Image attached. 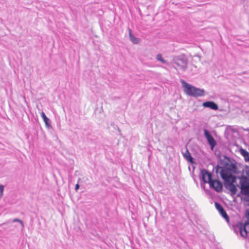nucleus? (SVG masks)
I'll list each match as a JSON object with an SVG mask.
<instances>
[{"label":"nucleus","mask_w":249,"mask_h":249,"mask_svg":"<svg viewBox=\"0 0 249 249\" xmlns=\"http://www.w3.org/2000/svg\"><path fill=\"white\" fill-rule=\"evenodd\" d=\"M202 180L204 183H208L211 188H213L217 192L220 193L222 191L223 185L220 181L212 179V175L207 170L203 169L201 170Z\"/></svg>","instance_id":"1"},{"label":"nucleus","mask_w":249,"mask_h":249,"mask_svg":"<svg viewBox=\"0 0 249 249\" xmlns=\"http://www.w3.org/2000/svg\"><path fill=\"white\" fill-rule=\"evenodd\" d=\"M180 82L184 89V92L187 95L196 98L202 97L205 95V90L203 89L196 88L187 83L183 79H181Z\"/></svg>","instance_id":"2"},{"label":"nucleus","mask_w":249,"mask_h":249,"mask_svg":"<svg viewBox=\"0 0 249 249\" xmlns=\"http://www.w3.org/2000/svg\"><path fill=\"white\" fill-rule=\"evenodd\" d=\"M172 61L182 71H185L186 70L188 60L185 55L181 54L175 56L173 57Z\"/></svg>","instance_id":"3"},{"label":"nucleus","mask_w":249,"mask_h":249,"mask_svg":"<svg viewBox=\"0 0 249 249\" xmlns=\"http://www.w3.org/2000/svg\"><path fill=\"white\" fill-rule=\"evenodd\" d=\"M241 193L242 195L249 196V179L245 176L239 177Z\"/></svg>","instance_id":"4"},{"label":"nucleus","mask_w":249,"mask_h":249,"mask_svg":"<svg viewBox=\"0 0 249 249\" xmlns=\"http://www.w3.org/2000/svg\"><path fill=\"white\" fill-rule=\"evenodd\" d=\"M235 181V178H232L231 181L230 180L225 183V188L231 191V194L232 196L235 195L237 191L236 186L233 184Z\"/></svg>","instance_id":"5"},{"label":"nucleus","mask_w":249,"mask_h":249,"mask_svg":"<svg viewBox=\"0 0 249 249\" xmlns=\"http://www.w3.org/2000/svg\"><path fill=\"white\" fill-rule=\"evenodd\" d=\"M204 136L210 145L212 149H213L216 144V141L208 130L204 129Z\"/></svg>","instance_id":"6"},{"label":"nucleus","mask_w":249,"mask_h":249,"mask_svg":"<svg viewBox=\"0 0 249 249\" xmlns=\"http://www.w3.org/2000/svg\"><path fill=\"white\" fill-rule=\"evenodd\" d=\"M220 175L221 178L225 180V182L230 181V179L232 178H234V177L231 176L230 171L226 168H222L220 172Z\"/></svg>","instance_id":"7"},{"label":"nucleus","mask_w":249,"mask_h":249,"mask_svg":"<svg viewBox=\"0 0 249 249\" xmlns=\"http://www.w3.org/2000/svg\"><path fill=\"white\" fill-rule=\"evenodd\" d=\"M239 229L241 235L246 237L249 234V222H246L244 225H240Z\"/></svg>","instance_id":"8"},{"label":"nucleus","mask_w":249,"mask_h":249,"mask_svg":"<svg viewBox=\"0 0 249 249\" xmlns=\"http://www.w3.org/2000/svg\"><path fill=\"white\" fill-rule=\"evenodd\" d=\"M215 206L216 209L219 212L221 215L227 221H229V216L223 207L217 202L215 203Z\"/></svg>","instance_id":"9"},{"label":"nucleus","mask_w":249,"mask_h":249,"mask_svg":"<svg viewBox=\"0 0 249 249\" xmlns=\"http://www.w3.org/2000/svg\"><path fill=\"white\" fill-rule=\"evenodd\" d=\"M203 106L205 107H209L213 110H216L218 109L217 104L213 101L205 102L203 103Z\"/></svg>","instance_id":"10"},{"label":"nucleus","mask_w":249,"mask_h":249,"mask_svg":"<svg viewBox=\"0 0 249 249\" xmlns=\"http://www.w3.org/2000/svg\"><path fill=\"white\" fill-rule=\"evenodd\" d=\"M40 115L45 124L46 127L48 128H52L51 121L50 119L46 116L44 112L42 111Z\"/></svg>","instance_id":"11"},{"label":"nucleus","mask_w":249,"mask_h":249,"mask_svg":"<svg viewBox=\"0 0 249 249\" xmlns=\"http://www.w3.org/2000/svg\"><path fill=\"white\" fill-rule=\"evenodd\" d=\"M129 36L130 40L134 44H138L141 41V39L140 38L134 36L132 33V31L131 29H129Z\"/></svg>","instance_id":"12"},{"label":"nucleus","mask_w":249,"mask_h":249,"mask_svg":"<svg viewBox=\"0 0 249 249\" xmlns=\"http://www.w3.org/2000/svg\"><path fill=\"white\" fill-rule=\"evenodd\" d=\"M183 157L185 158V159L188 161L192 163L193 161V159L191 155L189 150L187 148L185 149V151L184 152H182Z\"/></svg>","instance_id":"13"},{"label":"nucleus","mask_w":249,"mask_h":249,"mask_svg":"<svg viewBox=\"0 0 249 249\" xmlns=\"http://www.w3.org/2000/svg\"><path fill=\"white\" fill-rule=\"evenodd\" d=\"M228 169L229 170V171H231L234 173H236L237 172V167L236 165L234 163H231V164L230 165Z\"/></svg>","instance_id":"14"},{"label":"nucleus","mask_w":249,"mask_h":249,"mask_svg":"<svg viewBox=\"0 0 249 249\" xmlns=\"http://www.w3.org/2000/svg\"><path fill=\"white\" fill-rule=\"evenodd\" d=\"M156 59L158 61H160L162 64H166L167 63L166 61L162 58L161 54H158L156 55Z\"/></svg>","instance_id":"15"},{"label":"nucleus","mask_w":249,"mask_h":249,"mask_svg":"<svg viewBox=\"0 0 249 249\" xmlns=\"http://www.w3.org/2000/svg\"><path fill=\"white\" fill-rule=\"evenodd\" d=\"M12 222H19L20 224V225H21L22 228H23L24 226L23 221L21 220H20V219H19L18 218H15V219H14L12 220Z\"/></svg>","instance_id":"16"},{"label":"nucleus","mask_w":249,"mask_h":249,"mask_svg":"<svg viewBox=\"0 0 249 249\" xmlns=\"http://www.w3.org/2000/svg\"><path fill=\"white\" fill-rule=\"evenodd\" d=\"M240 152H241V154L244 156V158L245 157V156L246 155H248V153H249V152L248 151H247L246 150L243 149H241L240 150Z\"/></svg>","instance_id":"17"},{"label":"nucleus","mask_w":249,"mask_h":249,"mask_svg":"<svg viewBox=\"0 0 249 249\" xmlns=\"http://www.w3.org/2000/svg\"><path fill=\"white\" fill-rule=\"evenodd\" d=\"M4 190V186L2 185H0V198H1L3 195Z\"/></svg>","instance_id":"18"},{"label":"nucleus","mask_w":249,"mask_h":249,"mask_svg":"<svg viewBox=\"0 0 249 249\" xmlns=\"http://www.w3.org/2000/svg\"><path fill=\"white\" fill-rule=\"evenodd\" d=\"M245 159L246 161H249V153H248V155L245 156Z\"/></svg>","instance_id":"19"},{"label":"nucleus","mask_w":249,"mask_h":249,"mask_svg":"<svg viewBox=\"0 0 249 249\" xmlns=\"http://www.w3.org/2000/svg\"><path fill=\"white\" fill-rule=\"evenodd\" d=\"M79 188V185L78 184H76L75 187V190L77 191Z\"/></svg>","instance_id":"20"},{"label":"nucleus","mask_w":249,"mask_h":249,"mask_svg":"<svg viewBox=\"0 0 249 249\" xmlns=\"http://www.w3.org/2000/svg\"><path fill=\"white\" fill-rule=\"evenodd\" d=\"M205 178H206V180H207L208 178V176L207 175H205Z\"/></svg>","instance_id":"21"},{"label":"nucleus","mask_w":249,"mask_h":249,"mask_svg":"<svg viewBox=\"0 0 249 249\" xmlns=\"http://www.w3.org/2000/svg\"><path fill=\"white\" fill-rule=\"evenodd\" d=\"M245 131H249V128L244 129Z\"/></svg>","instance_id":"22"}]
</instances>
